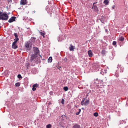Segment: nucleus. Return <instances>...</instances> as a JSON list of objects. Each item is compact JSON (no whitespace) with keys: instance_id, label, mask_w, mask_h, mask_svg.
Masks as SVG:
<instances>
[{"instance_id":"1","label":"nucleus","mask_w":128,"mask_h":128,"mask_svg":"<svg viewBox=\"0 0 128 128\" xmlns=\"http://www.w3.org/2000/svg\"><path fill=\"white\" fill-rule=\"evenodd\" d=\"M39 52L38 49L37 48H34V54H32L30 57V61L32 63V66H34L36 64H37L36 57H37V55Z\"/></svg>"},{"instance_id":"2","label":"nucleus","mask_w":128,"mask_h":128,"mask_svg":"<svg viewBox=\"0 0 128 128\" xmlns=\"http://www.w3.org/2000/svg\"><path fill=\"white\" fill-rule=\"evenodd\" d=\"M8 18V16L6 12L3 13L2 12L0 11V20H7Z\"/></svg>"},{"instance_id":"3","label":"nucleus","mask_w":128,"mask_h":128,"mask_svg":"<svg viewBox=\"0 0 128 128\" xmlns=\"http://www.w3.org/2000/svg\"><path fill=\"white\" fill-rule=\"evenodd\" d=\"M32 43H30V42H27L25 43V46L26 49L27 50H29L32 47Z\"/></svg>"},{"instance_id":"4","label":"nucleus","mask_w":128,"mask_h":128,"mask_svg":"<svg viewBox=\"0 0 128 128\" xmlns=\"http://www.w3.org/2000/svg\"><path fill=\"white\" fill-rule=\"evenodd\" d=\"M89 100L86 99L85 100L84 98L82 99V100L81 102V104L82 105L87 106L88 104Z\"/></svg>"},{"instance_id":"5","label":"nucleus","mask_w":128,"mask_h":128,"mask_svg":"<svg viewBox=\"0 0 128 128\" xmlns=\"http://www.w3.org/2000/svg\"><path fill=\"white\" fill-rule=\"evenodd\" d=\"M16 17L15 16H12L8 20V22L10 23H11L15 21Z\"/></svg>"},{"instance_id":"6","label":"nucleus","mask_w":128,"mask_h":128,"mask_svg":"<svg viewBox=\"0 0 128 128\" xmlns=\"http://www.w3.org/2000/svg\"><path fill=\"white\" fill-rule=\"evenodd\" d=\"M38 85L37 84H34L32 86V90L33 91L35 90H36V87H38Z\"/></svg>"},{"instance_id":"7","label":"nucleus","mask_w":128,"mask_h":128,"mask_svg":"<svg viewBox=\"0 0 128 128\" xmlns=\"http://www.w3.org/2000/svg\"><path fill=\"white\" fill-rule=\"evenodd\" d=\"M36 38L34 37H32L30 39L29 41L28 42H30V43H32L34 42Z\"/></svg>"},{"instance_id":"8","label":"nucleus","mask_w":128,"mask_h":128,"mask_svg":"<svg viewBox=\"0 0 128 128\" xmlns=\"http://www.w3.org/2000/svg\"><path fill=\"white\" fill-rule=\"evenodd\" d=\"M106 17L102 16L100 19V21L102 23H104L106 21Z\"/></svg>"},{"instance_id":"9","label":"nucleus","mask_w":128,"mask_h":128,"mask_svg":"<svg viewBox=\"0 0 128 128\" xmlns=\"http://www.w3.org/2000/svg\"><path fill=\"white\" fill-rule=\"evenodd\" d=\"M26 0H21L20 2V4L22 5H24L26 4Z\"/></svg>"},{"instance_id":"10","label":"nucleus","mask_w":128,"mask_h":128,"mask_svg":"<svg viewBox=\"0 0 128 128\" xmlns=\"http://www.w3.org/2000/svg\"><path fill=\"white\" fill-rule=\"evenodd\" d=\"M16 42H14L12 45V48L14 49H16L18 48V46L16 45Z\"/></svg>"},{"instance_id":"11","label":"nucleus","mask_w":128,"mask_h":128,"mask_svg":"<svg viewBox=\"0 0 128 128\" xmlns=\"http://www.w3.org/2000/svg\"><path fill=\"white\" fill-rule=\"evenodd\" d=\"M88 53L89 57H91L92 56L93 54L91 50H88Z\"/></svg>"},{"instance_id":"12","label":"nucleus","mask_w":128,"mask_h":128,"mask_svg":"<svg viewBox=\"0 0 128 128\" xmlns=\"http://www.w3.org/2000/svg\"><path fill=\"white\" fill-rule=\"evenodd\" d=\"M80 128V125L78 124H75L72 127V128Z\"/></svg>"},{"instance_id":"13","label":"nucleus","mask_w":128,"mask_h":128,"mask_svg":"<svg viewBox=\"0 0 128 128\" xmlns=\"http://www.w3.org/2000/svg\"><path fill=\"white\" fill-rule=\"evenodd\" d=\"M74 46L71 45L70 47V51L74 50Z\"/></svg>"},{"instance_id":"14","label":"nucleus","mask_w":128,"mask_h":128,"mask_svg":"<svg viewBox=\"0 0 128 128\" xmlns=\"http://www.w3.org/2000/svg\"><path fill=\"white\" fill-rule=\"evenodd\" d=\"M52 57L51 56L48 59V62H52Z\"/></svg>"},{"instance_id":"15","label":"nucleus","mask_w":128,"mask_h":128,"mask_svg":"<svg viewBox=\"0 0 128 128\" xmlns=\"http://www.w3.org/2000/svg\"><path fill=\"white\" fill-rule=\"evenodd\" d=\"M96 3L95 2L94 3L92 8H93L94 7V9L96 10L97 9V6L96 5H94V4Z\"/></svg>"},{"instance_id":"16","label":"nucleus","mask_w":128,"mask_h":128,"mask_svg":"<svg viewBox=\"0 0 128 128\" xmlns=\"http://www.w3.org/2000/svg\"><path fill=\"white\" fill-rule=\"evenodd\" d=\"M119 40H120V41H122L124 40V38L123 36H121L119 38Z\"/></svg>"},{"instance_id":"17","label":"nucleus","mask_w":128,"mask_h":128,"mask_svg":"<svg viewBox=\"0 0 128 128\" xmlns=\"http://www.w3.org/2000/svg\"><path fill=\"white\" fill-rule=\"evenodd\" d=\"M106 51L105 50H103L102 52V54L103 55H104L106 54Z\"/></svg>"},{"instance_id":"18","label":"nucleus","mask_w":128,"mask_h":128,"mask_svg":"<svg viewBox=\"0 0 128 128\" xmlns=\"http://www.w3.org/2000/svg\"><path fill=\"white\" fill-rule=\"evenodd\" d=\"M51 127L52 125L50 124H48L46 126V128H50Z\"/></svg>"},{"instance_id":"19","label":"nucleus","mask_w":128,"mask_h":128,"mask_svg":"<svg viewBox=\"0 0 128 128\" xmlns=\"http://www.w3.org/2000/svg\"><path fill=\"white\" fill-rule=\"evenodd\" d=\"M108 2V0H105L104 1V3L106 5H107Z\"/></svg>"},{"instance_id":"20","label":"nucleus","mask_w":128,"mask_h":128,"mask_svg":"<svg viewBox=\"0 0 128 128\" xmlns=\"http://www.w3.org/2000/svg\"><path fill=\"white\" fill-rule=\"evenodd\" d=\"M64 89L65 91H66L68 90V88L67 86H65L64 87Z\"/></svg>"},{"instance_id":"21","label":"nucleus","mask_w":128,"mask_h":128,"mask_svg":"<svg viewBox=\"0 0 128 128\" xmlns=\"http://www.w3.org/2000/svg\"><path fill=\"white\" fill-rule=\"evenodd\" d=\"M39 32L40 33V34L42 36L44 37V35H45V34L44 33H42V32Z\"/></svg>"},{"instance_id":"22","label":"nucleus","mask_w":128,"mask_h":128,"mask_svg":"<svg viewBox=\"0 0 128 128\" xmlns=\"http://www.w3.org/2000/svg\"><path fill=\"white\" fill-rule=\"evenodd\" d=\"M94 115L95 117H97L98 115V114L97 112H95L94 114Z\"/></svg>"},{"instance_id":"23","label":"nucleus","mask_w":128,"mask_h":128,"mask_svg":"<svg viewBox=\"0 0 128 128\" xmlns=\"http://www.w3.org/2000/svg\"><path fill=\"white\" fill-rule=\"evenodd\" d=\"M19 40V39L18 38H16L14 40H15L14 42H16V43Z\"/></svg>"},{"instance_id":"24","label":"nucleus","mask_w":128,"mask_h":128,"mask_svg":"<svg viewBox=\"0 0 128 128\" xmlns=\"http://www.w3.org/2000/svg\"><path fill=\"white\" fill-rule=\"evenodd\" d=\"M15 86H20V84L19 82L17 83L16 84Z\"/></svg>"},{"instance_id":"25","label":"nucleus","mask_w":128,"mask_h":128,"mask_svg":"<svg viewBox=\"0 0 128 128\" xmlns=\"http://www.w3.org/2000/svg\"><path fill=\"white\" fill-rule=\"evenodd\" d=\"M18 77L19 78H22V76L20 74H19L18 75Z\"/></svg>"},{"instance_id":"26","label":"nucleus","mask_w":128,"mask_h":128,"mask_svg":"<svg viewBox=\"0 0 128 128\" xmlns=\"http://www.w3.org/2000/svg\"><path fill=\"white\" fill-rule=\"evenodd\" d=\"M116 41H114L113 42L112 44L114 45H115L116 44Z\"/></svg>"},{"instance_id":"27","label":"nucleus","mask_w":128,"mask_h":128,"mask_svg":"<svg viewBox=\"0 0 128 128\" xmlns=\"http://www.w3.org/2000/svg\"><path fill=\"white\" fill-rule=\"evenodd\" d=\"M26 64L27 68H28V67H29V66L30 65V64L28 63H26Z\"/></svg>"},{"instance_id":"28","label":"nucleus","mask_w":128,"mask_h":128,"mask_svg":"<svg viewBox=\"0 0 128 128\" xmlns=\"http://www.w3.org/2000/svg\"><path fill=\"white\" fill-rule=\"evenodd\" d=\"M14 36H15V37L16 38H18V36L17 34V33H14Z\"/></svg>"},{"instance_id":"29","label":"nucleus","mask_w":128,"mask_h":128,"mask_svg":"<svg viewBox=\"0 0 128 128\" xmlns=\"http://www.w3.org/2000/svg\"><path fill=\"white\" fill-rule=\"evenodd\" d=\"M64 100L63 99H62V100L61 103L62 104H64Z\"/></svg>"},{"instance_id":"30","label":"nucleus","mask_w":128,"mask_h":128,"mask_svg":"<svg viewBox=\"0 0 128 128\" xmlns=\"http://www.w3.org/2000/svg\"><path fill=\"white\" fill-rule=\"evenodd\" d=\"M81 111V110H80V111H79L78 112H77L76 113V115H78L80 113V112Z\"/></svg>"},{"instance_id":"31","label":"nucleus","mask_w":128,"mask_h":128,"mask_svg":"<svg viewBox=\"0 0 128 128\" xmlns=\"http://www.w3.org/2000/svg\"><path fill=\"white\" fill-rule=\"evenodd\" d=\"M8 1L10 2H12V0H8Z\"/></svg>"},{"instance_id":"32","label":"nucleus","mask_w":128,"mask_h":128,"mask_svg":"<svg viewBox=\"0 0 128 128\" xmlns=\"http://www.w3.org/2000/svg\"><path fill=\"white\" fill-rule=\"evenodd\" d=\"M51 104V102H49V103H48V104Z\"/></svg>"},{"instance_id":"33","label":"nucleus","mask_w":128,"mask_h":128,"mask_svg":"<svg viewBox=\"0 0 128 128\" xmlns=\"http://www.w3.org/2000/svg\"><path fill=\"white\" fill-rule=\"evenodd\" d=\"M112 8H113V9H114V7L113 6L112 7Z\"/></svg>"},{"instance_id":"34","label":"nucleus","mask_w":128,"mask_h":128,"mask_svg":"<svg viewBox=\"0 0 128 128\" xmlns=\"http://www.w3.org/2000/svg\"><path fill=\"white\" fill-rule=\"evenodd\" d=\"M40 56L41 57V58H42V56H40Z\"/></svg>"},{"instance_id":"35","label":"nucleus","mask_w":128,"mask_h":128,"mask_svg":"<svg viewBox=\"0 0 128 128\" xmlns=\"http://www.w3.org/2000/svg\"><path fill=\"white\" fill-rule=\"evenodd\" d=\"M50 94L51 95L52 94V93H50Z\"/></svg>"},{"instance_id":"36","label":"nucleus","mask_w":128,"mask_h":128,"mask_svg":"<svg viewBox=\"0 0 128 128\" xmlns=\"http://www.w3.org/2000/svg\"><path fill=\"white\" fill-rule=\"evenodd\" d=\"M50 94L51 95L52 94V93H50Z\"/></svg>"},{"instance_id":"37","label":"nucleus","mask_w":128,"mask_h":128,"mask_svg":"<svg viewBox=\"0 0 128 128\" xmlns=\"http://www.w3.org/2000/svg\"><path fill=\"white\" fill-rule=\"evenodd\" d=\"M82 109H84V108H82Z\"/></svg>"},{"instance_id":"38","label":"nucleus","mask_w":128,"mask_h":128,"mask_svg":"<svg viewBox=\"0 0 128 128\" xmlns=\"http://www.w3.org/2000/svg\"><path fill=\"white\" fill-rule=\"evenodd\" d=\"M107 30H106V31H107Z\"/></svg>"},{"instance_id":"39","label":"nucleus","mask_w":128,"mask_h":128,"mask_svg":"<svg viewBox=\"0 0 128 128\" xmlns=\"http://www.w3.org/2000/svg\"><path fill=\"white\" fill-rule=\"evenodd\" d=\"M80 109H79V111H80Z\"/></svg>"},{"instance_id":"40","label":"nucleus","mask_w":128,"mask_h":128,"mask_svg":"<svg viewBox=\"0 0 128 128\" xmlns=\"http://www.w3.org/2000/svg\"><path fill=\"white\" fill-rule=\"evenodd\" d=\"M61 68V67H60H60H59V68Z\"/></svg>"}]
</instances>
